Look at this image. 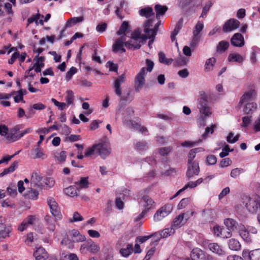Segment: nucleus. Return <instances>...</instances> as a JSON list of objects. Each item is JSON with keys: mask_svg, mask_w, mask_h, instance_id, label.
I'll use <instances>...</instances> for the list:
<instances>
[{"mask_svg": "<svg viewBox=\"0 0 260 260\" xmlns=\"http://www.w3.org/2000/svg\"><path fill=\"white\" fill-rule=\"evenodd\" d=\"M228 61L231 62L242 63L244 60V57L237 53H233L229 55Z\"/></svg>", "mask_w": 260, "mask_h": 260, "instance_id": "28", "label": "nucleus"}, {"mask_svg": "<svg viewBox=\"0 0 260 260\" xmlns=\"http://www.w3.org/2000/svg\"><path fill=\"white\" fill-rule=\"evenodd\" d=\"M175 228L171 225L170 227L166 228L160 232L155 233L154 235L155 236H157L158 239H160V238H166L171 236L175 233Z\"/></svg>", "mask_w": 260, "mask_h": 260, "instance_id": "21", "label": "nucleus"}, {"mask_svg": "<svg viewBox=\"0 0 260 260\" xmlns=\"http://www.w3.org/2000/svg\"><path fill=\"white\" fill-rule=\"evenodd\" d=\"M209 249L213 253L218 255H222L225 254L224 251L221 248V247L215 243H210L208 245Z\"/></svg>", "mask_w": 260, "mask_h": 260, "instance_id": "27", "label": "nucleus"}, {"mask_svg": "<svg viewBox=\"0 0 260 260\" xmlns=\"http://www.w3.org/2000/svg\"><path fill=\"white\" fill-rule=\"evenodd\" d=\"M146 75V68L143 67L137 74L135 79V89L137 91H139L143 87L145 83V77Z\"/></svg>", "mask_w": 260, "mask_h": 260, "instance_id": "9", "label": "nucleus"}, {"mask_svg": "<svg viewBox=\"0 0 260 260\" xmlns=\"http://www.w3.org/2000/svg\"><path fill=\"white\" fill-rule=\"evenodd\" d=\"M34 60L35 63L28 70V74L32 70H35L37 73L41 72V69L44 66V57L43 56H36Z\"/></svg>", "mask_w": 260, "mask_h": 260, "instance_id": "15", "label": "nucleus"}, {"mask_svg": "<svg viewBox=\"0 0 260 260\" xmlns=\"http://www.w3.org/2000/svg\"><path fill=\"white\" fill-rule=\"evenodd\" d=\"M23 127V124H18L15 126L8 133L6 137L7 140L11 142H14L20 139L21 138L20 131Z\"/></svg>", "mask_w": 260, "mask_h": 260, "instance_id": "7", "label": "nucleus"}, {"mask_svg": "<svg viewBox=\"0 0 260 260\" xmlns=\"http://www.w3.org/2000/svg\"><path fill=\"white\" fill-rule=\"evenodd\" d=\"M33 255L36 260H46L50 257L45 249L42 247L37 248Z\"/></svg>", "mask_w": 260, "mask_h": 260, "instance_id": "20", "label": "nucleus"}, {"mask_svg": "<svg viewBox=\"0 0 260 260\" xmlns=\"http://www.w3.org/2000/svg\"><path fill=\"white\" fill-rule=\"evenodd\" d=\"M84 20L83 16L74 17L70 18L66 22V26L70 27L78 23L82 22Z\"/></svg>", "mask_w": 260, "mask_h": 260, "instance_id": "29", "label": "nucleus"}, {"mask_svg": "<svg viewBox=\"0 0 260 260\" xmlns=\"http://www.w3.org/2000/svg\"><path fill=\"white\" fill-rule=\"evenodd\" d=\"M229 247L231 250L238 251L241 248L240 242L235 239H231L228 242Z\"/></svg>", "mask_w": 260, "mask_h": 260, "instance_id": "34", "label": "nucleus"}, {"mask_svg": "<svg viewBox=\"0 0 260 260\" xmlns=\"http://www.w3.org/2000/svg\"><path fill=\"white\" fill-rule=\"evenodd\" d=\"M158 57L159 62L162 63L169 65L173 62V59L172 58H167L163 52H159L158 53Z\"/></svg>", "mask_w": 260, "mask_h": 260, "instance_id": "45", "label": "nucleus"}, {"mask_svg": "<svg viewBox=\"0 0 260 260\" xmlns=\"http://www.w3.org/2000/svg\"><path fill=\"white\" fill-rule=\"evenodd\" d=\"M215 127V124H212L210 127H207L205 128V133L202 135L203 139H206L208 134H212L214 132Z\"/></svg>", "mask_w": 260, "mask_h": 260, "instance_id": "56", "label": "nucleus"}, {"mask_svg": "<svg viewBox=\"0 0 260 260\" xmlns=\"http://www.w3.org/2000/svg\"><path fill=\"white\" fill-rule=\"evenodd\" d=\"M216 61V58L213 57L207 59L205 64V72H208L212 71Z\"/></svg>", "mask_w": 260, "mask_h": 260, "instance_id": "31", "label": "nucleus"}, {"mask_svg": "<svg viewBox=\"0 0 260 260\" xmlns=\"http://www.w3.org/2000/svg\"><path fill=\"white\" fill-rule=\"evenodd\" d=\"M204 28V24L202 22L198 21L196 24L194 29L193 31V36H200V33L202 31Z\"/></svg>", "mask_w": 260, "mask_h": 260, "instance_id": "46", "label": "nucleus"}, {"mask_svg": "<svg viewBox=\"0 0 260 260\" xmlns=\"http://www.w3.org/2000/svg\"><path fill=\"white\" fill-rule=\"evenodd\" d=\"M126 81V77L124 74H122L114 80L113 88L115 93L120 98L121 101H126L127 97L122 95L121 85Z\"/></svg>", "mask_w": 260, "mask_h": 260, "instance_id": "3", "label": "nucleus"}, {"mask_svg": "<svg viewBox=\"0 0 260 260\" xmlns=\"http://www.w3.org/2000/svg\"><path fill=\"white\" fill-rule=\"evenodd\" d=\"M2 206L4 208L10 207L13 208L15 207V204L10 200L7 199L2 202Z\"/></svg>", "mask_w": 260, "mask_h": 260, "instance_id": "64", "label": "nucleus"}, {"mask_svg": "<svg viewBox=\"0 0 260 260\" xmlns=\"http://www.w3.org/2000/svg\"><path fill=\"white\" fill-rule=\"evenodd\" d=\"M232 236V231L226 229L222 228L220 237L222 238H229Z\"/></svg>", "mask_w": 260, "mask_h": 260, "instance_id": "62", "label": "nucleus"}, {"mask_svg": "<svg viewBox=\"0 0 260 260\" xmlns=\"http://www.w3.org/2000/svg\"><path fill=\"white\" fill-rule=\"evenodd\" d=\"M212 6V3L210 1H208L204 7L202 11V13L201 15V17H205L206 16L208 12L209 11L210 7Z\"/></svg>", "mask_w": 260, "mask_h": 260, "instance_id": "59", "label": "nucleus"}, {"mask_svg": "<svg viewBox=\"0 0 260 260\" xmlns=\"http://www.w3.org/2000/svg\"><path fill=\"white\" fill-rule=\"evenodd\" d=\"M54 156L55 158L59 162H62L65 161L66 159V152L64 151H62L59 152H56Z\"/></svg>", "mask_w": 260, "mask_h": 260, "instance_id": "51", "label": "nucleus"}, {"mask_svg": "<svg viewBox=\"0 0 260 260\" xmlns=\"http://www.w3.org/2000/svg\"><path fill=\"white\" fill-rule=\"evenodd\" d=\"M231 44L234 46L241 47L244 45V39L240 33L235 34L231 39Z\"/></svg>", "mask_w": 260, "mask_h": 260, "instance_id": "23", "label": "nucleus"}, {"mask_svg": "<svg viewBox=\"0 0 260 260\" xmlns=\"http://www.w3.org/2000/svg\"><path fill=\"white\" fill-rule=\"evenodd\" d=\"M47 202L52 215L56 220L60 219L62 216L60 208L55 199L52 197H49L47 199Z\"/></svg>", "mask_w": 260, "mask_h": 260, "instance_id": "5", "label": "nucleus"}, {"mask_svg": "<svg viewBox=\"0 0 260 260\" xmlns=\"http://www.w3.org/2000/svg\"><path fill=\"white\" fill-rule=\"evenodd\" d=\"M28 195L30 199L36 200L38 198L39 192L36 189L31 188L28 191Z\"/></svg>", "mask_w": 260, "mask_h": 260, "instance_id": "63", "label": "nucleus"}, {"mask_svg": "<svg viewBox=\"0 0 260 260\" xmlns=\"http://www.w3.org/2000/svg\"><path fill=\"white\" fill-rule=\"evenodd\" d=\"M12 234L13 228L10 224H5L0 228V237L2 239L10 238Z\"/></svg>", "mask_w": 260, "mask_h": 260, "instance_id": "19", "label": "nucleus"}, {"mask_svg": "<svg viewBox=\"0 0 260 260\" xmlns=\"http://www.w3.org/2000/svg\"><path fill=\"white\" fill-rule=\"evenodd\" d=\"M243 172L244 170L243 169L237 168L231 171L230 176L232 178H236Z\"/></svg>", "mask_w": 260, "mask_h": 260, "instance_id": "54", "label": "nucleus"}, {"mask_svg": "<svg viewBox=\"0 0 260 260\" xmlns=\"http://www.w3.org/2000/svg\"><path fill=\"white\" fill-rule=\"evenodd\" d=\"M239 232L240 236L247 243L251 242V238L249 236V232L247 231L243 225L239 226Z\"/></svg>", "mask_w": 260, "mask_h": 260, "instance_id": "25", "label": "nucleus"}, {"mask_svg": "<svg viewBox=\"0 0 260 260\" xmlns=\"http://www.w3.org/2000/svg\"><path fill=\"white\" fill-rule=\"evenodd\" d=\"M43 17L44 16L43 15H41L38 13L35 15H33L27 19V25L35 22L37 25L39 24L43 25L44 24V21L42 19Z\"/></svg>", "mask_w": 260, "mask_h": 260, "instance_id": "24", "label": "nucleus"}, {"mask_svg": "<svg viewBox=\"0 0 260 260\" xmlns=\"http://www.w3.org/2000/svg\"><path fill=\"white\" fill-rule=\"evenodd\" d=\"M249 259L250 260H260V249L250 251Z\"/></svg>", "mask_w": 260, "mask_h": 260, "instance_id": "49", "label": "nucleus"}, {"mask_svg": "<svg viewBox=\"0 0 260 260\" xmlns=\"http://www.w3.org/2000/svg\"><path fill=\"white\" fill-rule=\"evenodd\" d=\"M31 157L34 159H45L47 157V155L39 146L33 149L30 153Z\"/></svg>", "mask_w": 260, "mask_h": 260, "instance_id": "22", "label": "nucleus"}, {"mask_svg": "<svg viewBox=\"0 0 260 260\" xmlns=\"http://www.w3.org/2000/svg\"><path fill=\"white\" fill-rule=\"evenodd\" d=\"M140 203L145 208V209L138 216L137 219V220L143 218L148 211L153 209L155 206V203L154 201L149 197L147 196L143 197L141 200Z\"/></svg>", "mask_w": 260, "mask_h": 260, "instance_id": "4", "label": "nucleus"}, {"mask_svg": "<svg viewBox=\"0 0 260 260\" xmlns=\"http://www.w3.org/2000/svg\"><path fill=\"white\" fill-rule=\"evenodd\" d=\"M190 201V199L189 198H184L182 199L178 204V209L180 210L184 208L189 204Z\"/></svg>", "mask_w": 260, "mask_h": 260, "instance_id": "53", "label": "nucleus"}, {"mask_svg": "<svg viewBox=\"0 0 260 260\" xmlns=\"http://www.w3.org/2000/svg\"><path fill=\"white\" fill-rule=\"evenodd\" d=\"M74 99V92L71 90L66 91V95L65 100L67 102V105H70L73 103Z\"/></svg>", "mask_w": 260, "mask_h": 260, "instance_id": "47", "label": "nucleus"}, {"mask_svg": "<svg viewBox=\"0 0 260 260\" xmlns=\"http://www.w3.org/2000/svg\"><path fill=\"white\" fill-rule=\"evenodd\" d=\"M139 14L141 16L145 17L146 18H149L151 16L154 15V13L152 8L147 7L141 9L139 11Z\"/></svg>", "mask_w": 260, "mask_h": 260, "instance_id": "35", "label": "nucleus"}, {"mask_svg": "<svg viewBox=\"0 0 260 260\" xmlns=\"http://www.w3.org/2000/svg\"><path fill=\"white\" fill-rule=\"evenodd\" d=\"M18 167V162H14L9 168L5 169L3 172L0 174V176L3 177L4 175L14 172Z\"/></svg>", "mask_w": 260, "mask_h": 260, "instance_id": "43", "label": "nucleus"}, {"mask_svg": "<svg viewBox=\"0 0 260 260\" xmlns=\"http://www.w3.org/2000/svg\"><path fill=\"white\" fill-rule=\"evenodd\" d=\"M256 95V92L254 89H251L246 91L241 96L239 103L243 104L244 103H251Z\"/></svg>", "mask_w": 260, "mask_h": 260, "instance_id": "17", "label": "nucleus"}, {"mask_svg": "<svg viewBox=\"0 0 260 260\" xmlns=\"http://www.w3.org/2000/svg\"><path fill=\"white\" fill-rule=\"evenodd\" d=\"M251 50L250 60L252 63H255L257 62L256 55L260 53V48L256 46H253Z\"/></svg>", "mask_w": 260, "mask_h": 260, "instance_id": "37", "label": "nucleus"}, {"mask_svg": "<svg viewBox=\"0 0 260 260\" xmlns=\"http://www.w3.org/2000/svg\"><path fill=\"white\" fill-rule=\"evenodd\" d=\"M147 38L145 35L142 34L140 29L135 30L132 34V39L129 41V43L136 44L140 43H144L146 42Z\"/></svg>", "mask_w": 260, "mask_h": 260, "instance_id": "11", "label": "nucleus"}, {"mask_svg": "<svg viewBox=\"0 0 260 260\" xmlns=\"http://www.w3.org/2000/svg\"><path fill=\"white\" fill-rule=\"evenodd\" d=\"M167 10L168 8L166 6L156 5L155 6V10L156 11V18L159 19L160 17L163 16Z\"/></svg>", "mask_w": 260, "mask_h": 260, "instance_id": "33", "label": "nucleus"}, {"mask_svg": "<svg viewBox=\"0 0 260 260\" xmlns=\"http://www.w3.org/2000/svg\"><path fill=\"white\" fill-rule=\"evenodd\" d=\"M64 193L69 197H74L78 196L76 188L74 186H70L64 189Z\"/></svg>", "mask_w": 260, "mask_h": 260, "instance_id": "40", "label": "nucleus"}, {"mask_svg": "<svg viewBox=\"0 0 260 260\" xmlns=\"http://www.w3.org/2000/svg\"><path fill=\"white\" fill-rule=\"evenodd\" d=\"M152 21L151 20H147L144 24V32L145 36L148 39H154L157 32V25L154 26L153 28H150L152 26Z\"/></svg>", "mask_w": 260, "mask_h": 260, "instance_id": "10", "label": "nucleus"}, {"mask_svg": "<svg viewBox=\"0 0 260 260\" xmlns=\"http://www.w3.org/2000/svg\"><path fill=\"white\" fill-rule=\"evenodd\" d=\"M133 251V244H129L126 248H123L120 250V253L122 256L127 257L132 253Z\"/></svg>", "mask_w": 260, "mask_h": 260, "instance_id": "39", "label": "nucleus"}, {"mask_svg": "<svg viewBox=\"0 0 260 260\" xmlns=\"http://www.w3.org/2000/svg\"><path fill=\"white\" fill-rule=\"evenodd\" d=\"M42 177L38 172H33L31 174L30 184L32 187H43V184L42 183Z\"/></svg>", "mask_w": 260, "mask_h": 260, "instance_id": "18", "label": "nucleus"}, {"mask_svg": "<svg viewBox=\"0 0 260 260\" xmlns=\"http://www.w3.org/2000/svg\"><path fill=\"white\" fill-rule=\"evenodd\" d=\"M229 47V43L226 41H221L216 46V51L222 53L225 52Z\"/></svg>", "mask_w": 260, "mask_h": 260, "instance_id": "36", "label": "nucleus"}, {"mask_svg": "<svg viewBox=\"0 0 260 260\" xmlns=\"http://www.w3.org/2000/svg\"><path fill=\"white\" fill-rule=\"evenodd\" d=\"M75 184L79 188H86L88 187V177H82L79 181L75 182Z\"/></svg>", "mask_w": 260, "mask_h": 260, "instance_id": "41", "label": "nucleus"}, {"mask_svg": "<svg viewBox=\"0 0 260 260\" xmlns=\"http://www.w3.org/2000/svg\"><path fill=\"white\" fill-rule=\"evenodd\" d=\"M217 162L216 157L214 155H210L206 158V162L209 165H214Z\"/></svg>", "mask_w": 260, "mask_h": 260, "instance_id": "61", "label": "nucleus"}, {"mask_svg": "<svg viewBox=\"0 0 260 260\" xmlns=\"http://www.w3.org/2000/svg\"><path fill=\"white\" fill-rule=\"evenodd\" d=\"M13 93V96H14V100L15 103H18L20 102H22L23 103H25V102L23 100V96L22 94L18 90L17 91H13L11 92Z\"/></svg>", "mask_w": 260, "mask_h": 260, "instance_id": "50", "label": "nucleus"}, {"mask_svg": "<svg viewBox=\"0 0 260 260\" xmlns=\"http://www.w3.org/2000/svg\"><path fill=\"white\" fill-rule=\"evenodd\" d=\"M128 23L126 22H123L121 24L119 30L117 31V34L118 35H125V32L128 28Z\"/></svg>", "mask_w": 260, "mask_h": 260, "instance_id": "58", "label": "nucleus"}, {"mask_svg": "<svg viewBox=\"0 0 260 260\" xmlns=\"http://www.w3.org/2000/svg\"><path fill=\"white\" fill-rule=\"evenodd\" d=\"M45 221L48 226V229L50 231H54L55 229V225L53 222V218L49 215H46L45 217Z\"/></svg>", "mask_w": 260, "mask_h": 260, "instance_id": "42", "label": "nucleus"}, {"mask_svg": "<svg viewBox=\"0 0 260 260\" xmlns=\"http://www.w3.org/2000/svg\"><path fill=\"white\" fill-rule=\"evenodd\" d=\"M198 108L200 114L204 115L205 117L209 116L212 112L210 108L207 105V99L198 98Z\"/></svg>", "mask_w": 260, "mask_h": 260, "instance_id": "8", "label": "nucleus"}, {"mask_svg": "<svg viewBox=\"0 0 260 260\" xmlns=\"http://www.w3.org/2000/svg\"><path fill=\"white\" fill-rule=\"evenodd\" d=\"M240 22L236 19H230L224 24L222 30L225 32L233 31L239 27Z\"/></svg>", "mask_w": 260, "mask_h": 260, "instance_id": "12", "label": "nucleus"}, {"mask_svg": "<svg viewBox=\"0 0 260 260\" xmlns=\"http://www.w3.org/2000/svg\"><path fill=\"white\" fill-rule=\"evenodd\" d=\"M126 35H122L116 40L112 46V50L114 53H123L125 52L124 47L129 49H137L140 48L141 45L139 43L136 44L129 43L126 41Z\"/></svg>", "mask_w": 260, "mask_h": 260, "instance_id": "2", "label": "nucleus"}, {"mask_svg": "<svg viewBox=\"0 0 260 260\" xmlns=\"http://www.w3.org/2000/svg\"><path fill=\"white\" fill-rule=\"evenodd\" d=\"M72 240L74 242H83L85 241L86 238L81 235L79 231L76 230H72L70 233Z\"/></svg>", "mask_w": 260, "mask_h": 260, "instance_id": "26", "label": "nucleus"}, {"mask_svg": "<svg viewBox=\"0 0 260 260\" xmlns=\"http://www.w3.org/2000/svg\"><path fill=\"white\" fill-rule=\"evenodd\" d=\"M46 108V106L41 103H38L34 104L32 107L29 109V114L31 115L34 114L35 112L34 110H42Z\"/></svg>", "mask_w": 260, "mask_h": 260, "instance_id": "44", "label": "nucleus"}, {"mask_svg": "<svg viewBox=\"0 0 260 260\" xmlns=\"http://www.w3.org/2000/svg\"><path fill=\"white\" fill-rule=\"evenodd\" d=\"M44 183L47 188H50L54 186L55 181L53 178L47 177L44 179Z\"/></svg>", "mask_w": 260, "mask_h": 260, "instance_id": "57", "label": "nucleus"}, {"mask_svg": "<svg viewBox=\"0 0 260 260\" xmlns=\"http://www.w3.org/2000/svg\"><path fill=\"white\" fill-rule=\"evenodd\" d=\"M194 214V212H187L185 213H182L179 214L177 217L174 218L172 224H171L175 229L178 228L182 225V222L183 220L184 217L185 216L186 220L189 218Z\"/></svg>", "mask_w": 260, "mask_h": 260, "instance_id": "14", "label": "nucleus"}, {"mask_svg": "<svg viewBox=\"0 0 260 260\" xmlns=\"http://www.w3.org/2000/svg\"><path fill=\"white\" fill-rule=\"evenodd\" d=\"M239 135L234 136V134L231 132L227 137L226 140L229 143H234L239 140Z\"/></svg>", "mask_w": 260, "mask_h": 260, "instance_id": "55", "label": "nucleus"}, {"mask_svg": "<svg viewBox=\"0 0 260 260\" xmlns=\"http://www.w3.org/2000/svg\"><path fill=\"white\" fill-rule=\"evenodd\" d=\"M190 257L192 260L203 259L204 257L203 251L199 248H194L191 252Z\"/></svg>", "mask_w": 260, "mask_h": 260, "instance_id": "30", "label": "nucleus"}, {"mask_svg": "<svg viewBox=\"0 0 260 260\" xmlns=\"http://www.w3.org/2000/svg\"><path fill=\"white\" fill-rule=\"evenodd\" d=\"M173 206L171 204H166L158 209L153 216L155 221H159L167 216L172 211Z\"/></svg>", "mask_w": 260, "mask_h": 260, "instance_id": "6", "label": "nucleus"}, {"mask_svg": "<svg viewBox=\"0 0 260 260\" xmlns=\"http://www.w3.org/2000/svg\"><path fill=\"white\" fill-rule=\"evenodd\" d=\"M137 150L140 152L146 150L148 148L147 144L145 142H139L136 145Z\"/></svg>", "mask_w": 260, "mask_h": 260, "instance_id": "52", "label": "nucleus"}, {"mask_svg": "<svg viewBox=\"0 0 260 260\" xmlns=\"http://www.w3.org/2000/svg\"><path fill=\"white\" fill-rule=\"evenodd\" d=\"M111 151V148L108 143H101L88 148L85 153V156L88 157L98 154L102 158H105L110 154Z\"/></svg>", "mask_w": 260, "mask_h": 260, "instance_id": "1", "label": "nucleus"}, {"mask_svg": "<svg viewBox=\"0 0 260 260\" xmlns=\"http://www.w3.org/2000/svg\"><path fill=\"white\" fill-rule=\"evenodd\" d=\"M224 223L226 229L231 231H234L236 228L237 222L231 218H226L224 221Z\"/></svg>", "mask_w": 260, "mask_h": 260, "instance_id": "38", "label": "nucleus"}, {"mask_svg": "<svg viewBox=\"0 0 260 260\" xmlns=\"http://www.w3.org/2000/svg\"><path fill=\"white\" fill-rule=\"evenodd\" d=\"M36 219V216L32 215H29L23 220L21 224L18 227V230L20 232L24 231L29 225L34 224Z\"/></svg>", "mask_w": 260, "mask_h": 260, "instance_id": "16", "label": "nucleus"}, {"mask_svg": "<svg viewBox=\"0 0 260 260\" xmlns=\"http://www.w3.org/2000/svg\"><path fill=\"white\" fill-rule=\"evenodd\" d=\"M243 104H245L243 112L245 114H249L252 113L257 108L256 104L253 102L244 103Z\"/></svg>", "mask_w": 260, "mask_h": 260, "instance_id": "32", "label": "nucleus"}, {"mask_svg": "<svg viewBox=\"0 0 260 260\" xmlns=\"http://www.w3.org/2000/svg\"><path fill=\"white\" fill-rule=\"evenodd\" d=\"M200 173V167L198 162H188L186 176L189 178H192L194 175H198Z\"/></svg>", "mask_w": 260, "mask_h": 260, "instance_id": "13", "label": "nucleus"}, {"mask_svg": "<svg viewBox=\"0 0 260 260\" xmlns=\"http://www.w3.org/2000/svg\"><path fill=\"white\" fill-rule=\"evenodd\" d=\"M253 129L255 132H260V113L253 122Z\"/></svg>", "mask_w": 260, "mask_h": 260, "instance_id": "60", "label": "nucleus"}, {"mask_svg": "<svg viewBox=\"0 0 260 260\" xmlns=\"http://www.w3.org/2000/svg\"><path fill=\"white\" fill-rule=\"evenodd\" d=\"M77 73V69L74 67H72L66 73L65 79L67 81H69L73 77V75Z\"/></svg>", "mask_w": 260, "mask_h": 260, "instance_id": "48", "label": "nucleus"}]
</instances>
